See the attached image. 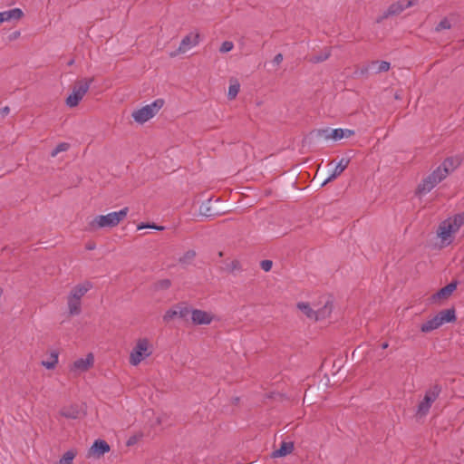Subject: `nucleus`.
Returning <instances> with one entry per match:
<instances>
[{
    "mask_svg": "<svg viewBox=\"0 0 464 464\" xmlns=\"http://www.w3.org/2000/svg\"><path fill=\"white\" fill-rule=\"evenodd\" d=\"M234 47V44L230 41H225L223 42V44H221L220 48H219V52L220 53H227V52H230Z\"/></svg>",
    "mask_w": 464,
    "mask_h": 464,
    "instance_id": "a19ab883",
    "label": "nucleus"
},
{
    "mask_svg": "<svg viewBox=\"0 0 464 464\" xmlns=\"http://www.w3.org/2000/svg\"><path fill=\"white\" fill-rule=\"evenodd\" d=\"M350 163V159H341L340 161L335 166L333 173L323 182L322 186H324L326 183L335 179L338 176H340L345 169L348 167Z\"/></svg>",
    "mask_w": 464,
    "mask_h": 464,
    "instance_id": "a211bd4d",
    "label": "nucleus"
},
{
    "mask_svg": "<svg viewBox=\"0 0 464 464\" xmlns=\"http://www.w3.org/2000/svg\"><path fill=\"white\" fill-rule=\"evenodd\" d=\"M437 185L436 180H433L430 175H428L425 179H422L421 183H420L416 188L415 194L417 196H421L429 193L431 189Z\"/></svg>",
    "mask_w": 464,
    "mask_h": 464,
    "instance_id": "dca6fc26",
    "label": "nucleus"
},
{
    "mask_svg": "<svg viewBox=\"0 0 464 464\" xmlns=\"http://www.w3.org/2000/svg\"><path fill=\"white\" fill-rule=\"evenodd\" d=\"M436 317L441 325L443 324L454 323L457 320L456 310L454 307L441 310L436 314Z\"/></svg>",
    "mask_w": 464,
    "mask_h": 464,
    "instance_id": "f3484780",
    "label": "nucleus"
},
{
    "mask_svg": "<svg viewBox=\"0 0 464 464\" xmlns=\"http://www.w3.org/2000/svg\"><path fill=\"white\" fill-rule=\"evenodd\" d=\"M440 326H441V324L439 322V319L435 315L433 318L428 320L426 323H424L420 325V331L422 333H430L435 329H438Z\"/></svg>",
    "mask_w": 464,
    "mask_h": 464,
    "instance_id": "cd10ccee",
    "label": "nucleus"
},
{
    "mask_svg": "<svg viewBox=\"0 0 464 464\" xmlns=\"http://www.w3.org/2000/svg\"><path fill=\"white\" fill-rule=\"evenodd\" d=\"M241 268L240 262L238 260H233L230 264L227 266V269L229 272H233L235 270H239Z\"/></svg>",
    "mask_w": 464,
    "mask_h": 464,
    "instance_id": "37998d69",
    "label": "nucleus"
},
{
    "mask_svg": "<svg viewBox=\"0 0 464 464\" xmlns=\"http://www.w3.org/2000/svg\"><path fill=\"white\" fill-rule=\"evenodd\" d=\"M60 413L66 419L75 420L80 417V409L78 405H71L69 407H63Z\"/></svg>",
    "mask_w": 464,
    "mask_h": 464,
    "instance_id": "b1692460",
    "label": "nucleus"
},
{
    "mask_svg": "<svg viewBox=\"0 0 464 464\" xmlns=\"http://www.w3.org/2000/svg\"><path fill=\"white\" fill-rule=\"evenodd\" d=\"M10 112V108L8 106H5L0 110V113L3 117L6 116Z\"/></svg>",
    "mask_w": 464,
    "mask_h": 464,
    "instance_id": "09e8293b",
    "label": "nucleus"
},
{
    "mask_svg": "<svg viewBox=\"0 0 464 464\" xmlns=\"http://www.w3.org/2000/svg\"><path fill=\"white\" fill-rule=\"evenodd\" d=\"M283 59V54L277 53L273 59V63H275L276 65H279L282 63Z\"/></svg>",
    "mask_w": 464,
    "mask_h": 464,
    "instance_id": "49530a36",
    "label": "nucleus"
},
{
    "mask_svg": "<svg viewBox=\"0 0 464 464\" xmlns=\"http://www.w3.org/2000/svg\"><path fill=\"white\" fill-rule=\"evenodd\" d=\"M391 68V63L386 61H372L367 64H363L360 68V73L362 75H367L369 73L377 74L380 72H388Z\"/></svg>",
    "mask_w": 464,
    "mask_h": 464,
    "instance_id": "0eeeda50",
    "label": "nucleus"
},
{
    "mask_svg": "<svg viewBox=\"0 0 464 464\" xmlns=\"http://www.w3.org/2000/svg\"><path fill=\"white\" fill-rule=\"evenodd\" d=\"M20 34H21L20 31H14V32H12V33L8 35V37H7V38H8V40H9L10 42H12V41H14V40L18 39V38L20 37Z\"/></svg>",
    "mask_w": 464,
    "mask_h": 464,
    "instance_id": "a18cd8bd",
    "label": "nucleus"
},
{
    "mask_svg": "<svg viewBox=\"0 0 464 464\" xmlns=\"http://www.w3.org/2000/svg\"><path fill=\"white\" fill-rule=\"evenodd\" d=\"M332 303L327 302L322 309L314 311L311 308L308 303L299 302L297 304V308L300 311H302L308 318L314 319L315 321L329 315L332 312Z\"/></svg>",
    "mask_w": 464,
    "mask_h": 464,
    "instance_id": "423d86ee",
    "label": "nucleus"
},
{
    "mask_svg": "<svg viewBox=\"0 0 464 464\" xmlns=\"http://www.w3.org/2000/svg\"><path fill=\"white\" fill-rule=\"evenodd\" d=\"M69 148H70V144L69 143H67V142H61L51 151V157L54 158L60 152L68 150Z\"/></svg>",
    "mask_w": 464,
    "mask_h": 464,
    "instance_id": "2f4dec72",
    "label": "nucleus"
},
{
    "mask_svg": "<svg viewBox=\"0 0 464 464\" xmlns=\"http://www.w3.org/2000/svg\"><path fill=\"white\" fill-rule=\"evenodd\" d=\"M273 266V262L271 260H268V259H265V260H262L260 262V267L266 271V272H268L271 270Z\"/></svg>",
    "mask_w": 464,
    "mask_h": 464,
    "instance_id": "79ce46f5",
    "label": "nucleus"
},
{
    "mask_svg": "<svg viewBox=\"0 0 464 464\" xmlns=\"http://www.w3.org/2000/svg\"><path fill=\"white\" fill-rule=\"evenodd\" d=\"M129 208L126 207L120 211L111 212L107 215L96 216L86 228L87 231L94 232L99 228L114 227L126 218Z\"/></svg>",
    "mask_w": 464,
    "mask_h": 464,
    "instance_id": "f257e3e1",
    "label": "nucleus"
},
{
    "mask_svg": "<svg viewBox=\"0 0 464 464\" xmlns=\"http://www.w3.org/2000/svg\"><path fill=\"white\" fill-rule=\"evenodd\" d=\"M198 40H199V34H196L194 35H192V34H189L186 35L181 40V43H180L179 48L176 51L170 53L169 56L175 57L176 55H178L179 53H184L191 46L198 44Z\"/></svg>",
    "mask_w": 464,
    "mask_h": 464,
    "instance_id": "1a4fd4ad",
    "label": "nucleus"
},
{
    "mask_svg": "<svg viewBox=\"0 0 464 464\" xmlns=\"http://www.w3.org/2000/svg\"><path fill=\"white\" fill-rule=\"evenodd\" d=\"M213 318L212 314L204 310L193 308L191 313V322L195 325L210 324Z\"/></svg>",
    "mask_w": 464,
    "mask_h": 464,
    "instance_id": "9d476101",
    "label": "nucleus"
},
{
    "mask_svg": "<svg viewBox=\"0 0 464 464\" xmlns=\"http://www.w3.org/2000/svg\"><path fill=\"white\" fill-rule=\"evenodd\" d=\"M164 105L163 99H157L152 103L148 106L150 107L153 111V114L155 115Z\"/></svg>",
    "mask_w": 464,
    "mask_h": 464,
    "instance_id": "58836bf2",
    "label": "nucleus"
},
{
    "mask_svg": "<svg viewBox=\"0 0 464 464\" xmlns=\"http://www.w3.org/2000/svg\"><path fill=\"white\" fill-rule=\"evenodd\" d=\"M219 256H223V253L222 252H219L218 253Z\"/></svg>",
    "mask_w": 464,
    "mask_h": 464,
    "instance_id": "6e6d98bb",
    "label": "nucleus"
},
{
    "mask_svg": "<svg viewBox=\"0 0 464 464\" xmlns=\"http://www.w3.org/2000/svg\"><path fill=\"white\" fill-rule=\"evenodd\" d=\"M461 161L462 159L459 156H451L446 158L441 163V166L445 170H448V173L450 174L461 164Z\"/></svg>",
    "mask_w": 464,
    "mask_h": 464,
    "instance_id": "412c9836",
    "label": "nucleus"
},
{
    "mask_svg": "<svg viewBox=\"0 0 464 464\" xmlns=\"http://www.w3.org/2000/svg\"><path fill=\"white\" fill-rule=\"evenodd\" d=\"M354 135V130L349 129H334L331 130L329 136L334 140H340L343 138H350Z\"/></svg>",
    "mask_w": 464,
    "mask_h": 464,
    "instance_id": "5701e85b",
    "label": "nucleus"
},
{
    "mask_svg": "<svg viewBox=\"0 0 464 464\" xmlns=\"http://www.w3.org/2000/svg\"><path fill=\"white\" fill-rule=\"evenodd\" d=\"M149 340L146 338L139 339L136 345L133 347L130 355V363L137 366L141 361L146 359L151 354L149 351Z\"/></svg>",
    "mask_w": 464,
    "mask_h": 464,
    "instance_id": "39448f33",
    "label": "nucleus"
},
{
    "mask_svg": "<svg viewBox=\"0 0 464 464\" xmlns=\"http://www.w3.org/2000/svg\"><path fill=\"white\" fill-rule=\"evenodd\" d=\"M178 309V317L183 320H188V316L191 314L193 308H191L187 303L180 302L176 304Z\"/></svg>",
    "mask_w": 464,
    "mask_h": 464,
    "instance_id": "bb28decb",
    "label": "nucleus"
},
{
    "mask_svg": "<svg viewBox=\"0 0 464 464\" xmlns=\"http://www.w3.org/2000/svg\"><path fill=\"white\" fill-rule=\"evenodd\" d=\"M110 449V445L104 440L98 439L93 442V444L90 448L88 457L93 456L99 459L105 453L109 452Z\"/></svg>",
    "mask_w": 464,
    "mask_h": 464,
    "instance_id": "f8f14e48",
    "label": "nucleus"
},
{
    "mask_svg": "<svg viewBox=\"0 0 464 464\" xmlns=\"http://www.w3.org/2000/svg\"><path fill=\"white\" fill-rule=\"evenodd\" d=\"M58 362V354H55L54 355V360H52L50 362H43V365L47 368V369H53L55 367V365L57 364Z\"/></svg>",
    "mask_w": 464,
    "mask_h": 464,
    "instance_id": "c03bdc74",
    "label": "nucleus"
},
{
    "mask_svg": "<svg viewBox=\"0 0 464 464\" xmlns=\"http://www.w3.org/2000/svg\"><path fill=\"white\" fill-rule=\"evenodd\" d=\"M175 317H178V309L176 308V304L166 311L165 314L163 315V321L165 323H169Z\"/></svg>",
    "mask_w": 464,
    "mask_h": 464,
    "instance_id": "473e14b6",
    "label": "nucleus"
},
{
    "mask_svg": "<svg viewBox=\"0 0 464 464\" xmlns=\"http://www.w3.org/2000/svg\"><path fill=\"white\" fill-rule=\"evenodd\" d=\"M459 282L457 280H452L450 283L446 285L438 290L435 294L430 296V301L432 303H436L440 300H447L453 294V292L457 289Z\"/></svg>",
    "mask_w": 464,
    "mask_h": 464,
    "instance_id": "6e6552de",
    "label": "nucleus"
},
{
    "mask_svg": "<svg viewBox=\"0 0 464 464\" xmlns=\"http://www.w3.org/2000/svg\"><path fill=\"white\" fill-rule=\"evenodd\" d=\"M24 16V13L20 8H14L0 13V24L4 22L11 20H19Z\"/></svg>",
    "mask_w": 464,
    "mask_h": 464,
    "instance_id": "6ab92c4d",
    "label": "nucleus"
},
{
    "mask_svg": "<svg viewBox=\"0 0 464 464\" xmlns=\"http://www.w3.org/2000/svg\"><path fill=\"white\" fill-rule=\"evenodd\" d=\"M93 81V77L77 80L72 86V93L66 98V105L70 108L76 107L90 89Z\"/></svg>",
    "mask_w": 464,
    "mask_h": 464,
    "instance_id": "f03ea898",
    "label": "nucleus"
},
{
    "mask_svg": "<svg viewBox=\"0 0 464 464\" xmlns=\"http://www.w3.org/2000/svg\"><path fill=\"white\" fill-rule=\"evenodd\" d=\"M388 346H389V343H388L387 342H384V343H382L381 344V347H382V349H386V348H388Z\"/></svg>",
    "mask_w": 464,
    "mask_h": 464,
    "instance_id": "603ef678",
    "label": "nucleus"
},
{
    "mask_svg": "<svg viewBox=\"0 0 464 464\" xmlns=\"http://www.w3.org/2000/svg\"><path fill=\"white\" fill-rule=\"evenodd\" d=\"M403 1L405 3V5H407L409 8L411 6L415 5L419 0H403Z\"/></svg>",
    "mask_w": 464,
    "mask_h": 464,
    "instance_id": "8fccbe9b",
    "label": "nucleus"
},
{
    "mask_svg": "<svg viewBox=\"0 0 464 464\" xmlns=\"http://www.w3.org/2000/svg\"><path fill=\"white\" fill-rule=\"evenodd\" d=\"M94 362V357L92 353H88L86 358H80L76 360L71 370L72 371H79V372H86L88 371Z\"/></svg>",
    "mask_w": 464,
    "mask_h": 464,
    "instance_id": "2eb2a0df",
    "label": "nucleus"
},
{
    "mask_svg": "<svg viewBox=\"0 0 464 464\" xmlns=\"http://www.w3.org/2000/svg\"><path fill=\"white\" fill-rule=\"evenodd\" d=\"M408 8L407 5H405V3L403 0H399L396 3L392 4L388 9L377 19V23H381L382 20L397 15L401 14L403 10Z\"/></svg>",
    "mask_w": 464,
    "mask_h": 464,
    "instance_id": "ddd939ff",
    "label": "nucleus"
},
{
    "mask_svg": "<svg viewBox=\"0 0 464 464\" xmlns=\"http://www.w3.org/2000/svg\"><path fill=\"white\" fill-rule=\"evenodd\" d=\"M330 133L331 130L329 129H319L311 132V134H314L317 138H324L325 140L331 139Z\"/></svg>",
    "mask_w": 464,
    "mask_h": 464,
    "instance_id": "c9c22d12",
    "label": "nucleus"
},
{
    "mask_svg": "<svg viewBox=\"0 0 464 464\" xmlns=\"http://www.w3.org/2000/svg\"><path fill=\"white\" fill-rule=\"evenodd\" d=\"M143 228H154V229H157V230H163L164 227L158 226L155 223H151L150 224V223H144V222H141L140 224H139L137 226V229L138 230H141Z\"/></svg>",
    "mask_w": 464,
    "mask_h": 464,
    "instance_id": "ea45409f",
    "label": "nucleus"
},
{
    "mask_svg": "<svg viewBox=\"0 0 464 464\" xmlns=\"http://www.w3.org/2000/svg\"><path fill=\"white\" fill-rule=\"evenodd\" d=\"M433 180H436L437 184L441 182L446 177L449 175L448 170H445L444 168L440 165L436 169H434L430 174Z\"/></svg>",
    "mask_w": 464,
    "mask_h": 464,
    "instance_id": "c85d7f7f",
    "label": "nucleus"
},
{
    "mask_svg": "<svg viewBox=\"0 0 464 464\" xmlns=\"http://www.w3.org/2000/svg\"><path fill=\"white\" fill-rule=\"evenodd\" d=\"M75 455L76 453L72 450L66 451L60 459V464H72Z\"/></svg>",
    "mask_w": 464,
    "mask_h": 464,
    "instance_id": "f704fd0d",
    "label": "nucleus"
},
{
    "mask_svg": "<svg viewBox=\"0 0 464 464\" xmlns=\"http://www.w3.org/2000/svg\"><path fill=\"white\" fill-rule=\"evenodd\" d=\"M457 230L453 227L450 220L445 219L443 220L438 227L437 235L442 242H447L448 244L451 243V235L456 233Z\"/></svg>",
    "mask_w": 464,
    "mask_h": 464,
    "instance_id": "9b49d317",
    "label": "nucleus"
},
{
    "mask_svg": "<svg viewBox=\"0 0 464 464\" xmlns=\"http://www.w3.org/2000/svg\"><path fill=\"white\" fill-rule=\"evenodd\" d=\"M131 115L134 121L140 124H143L144 122H146L147 121L155 116L153 114L152 109L148 105L134 111Z\"/></svg>",
    "mask_w": 464,
    "mask_h": 464,
    "instance_id": "4468645a",
    "label": "nucleus"
},
{
    "mask_svg": "<svg viewBox=\"0 0 464 464\" xmlns=\"http://www.w3.org/2000/svg\"><path fill=\"white\" fill-rule=\"evenodd\" d=\"M73 63H74V60H73V59H72V60H70V61L67 63V64H68V65H72V64H73Z\"/></svg>",
    "mask_w": 464,
    "mask_h": 464,
    "instance_id": "864d4df0",
    "label": "nucleus"
},
{
    "mask_svg": "<svg viewBox=\"0 0 464 464\" xmlns=\"http://www.w3.org/2000/svg\"><path fill=\"white\" fill-rule=\"evenodd\" d=\"M171 281L169 279H161L155 283L156 290H167L170 287Z\"/></svg>",
    "mask_w": 464,
    "mask_h": 464,
    "instance_id": "e433bc0d",
    "label": "nucleus"
},
{
    "mask_svg": "<svg viewBox=\"0 0 464 464\" xmlns=\"http://www.w3.org/2000/svg\"><path fill=\"white\" fill-rule=\"evenodd\" d=\"M451 24L447 17H444L435 27L436 32H440L442 30L450 29Z\"/></svg>",
    "mask_w": 464,
    "mask_h": 464,
    "instance_id": "4c0bfd02",
    "label": "nucleus"
},
{
    "mask_svg": "<svg viewBox=\"0 0 464 464\" xmlns=\"http://www.w3.org/2000/svg\"><path fill=\"white\" fill-rule=\"evenodd\" d=\"M92 287V284L90 282H85L84 284L77 285H75L70 295L72 296L75 299L81 300L82 297Z\"/></svg>",
    "mask_w": 464,
    "mask_h": 464,
    "instance_id": "4be33fe9",
    "label": "nucleus"
},
{
    "mask_svg": "<svg viewBox=\"0 0 464 464\" xmlns=\"http://www.w3.org/2000/svg\"><path fill=\"white\" fill-rule=\"evenodd\" d=\"M138 439L136 436H131L129 438L128 441H127V445L128 446H131V445H134L136 442H137Z\"/></svg>",
    "mask_w": 464,
    "mask_h": 464,
    "instance_id": "de8ad7c7",
    "label": "nucleus"
},
{
    "mask_svg": "<svg viewBox=\"0 0 464 464\" xmlns=\"http://www.w3.org/2000/svg\"><path fill=\"white\" fill-rule=\"evenodd\" d=\"M447 219L450 220L453 227L457 231H459L460 227L464 225V212L458 213L454 215L452 218H449Z\"/></svg>",
    "mask_w": 464,
    "mask_h": 464,
    "instance_id": "c756f323",
    "label": "nucleus"
},
{
    "mask_svg": "<svg viewBox=\"0 0 464 464\" xmlns=\"http://www.w3.org/2000/svg\"><path fill=\"white\" fill-rule=\"evenodd\" d=\"M85 247L87 250H93L95 248V243H88Z\"/></svg>",
    "mask_w": 464,
    "mask_h": 464,
    "instance_id": "3c124183",
    "label": "nucleus"
},
{
    "mask_svg": "<svg viewBox=\"0 0 464 464\" xmlns=\"http://www.w3.org/2000/svg\"><path fill=\"white\" fill-rule=\"evenodd\" d=\"M67 304H68L70 314L78 315L81 314V312H82L81 300L75 299L69 295Z\"/></svg>",
    "mask_w": 464,
    "mask_h": 464,
    "instance_id": "a878e982",
    "label": "nucleus"
},
{
    "mask_svg": "<svg viewBox=\"0 0 464 464\" xmlns=\"http://www.w3.org/2000/svg\"><path fill=\"white\" fill-rule=\"evenodd\" d=\"M240 89V84L236 81L234 84H230L227 92L228 100H233L237 97Z\"/></svg>",
    "mask_w": 464,
    "mask_h": 464,
    "instance_id": "72a5a7b5",
    "label": "nucleus"
},
{
    "mask_svg": "<svg viewBox=\"0 0 464 464\" xmlns=\"http://www.w3.org/2000/svg\"><path fill=\"white\" fill-rule=\"evenodd\" d=\"M225 212V208L223 207L219 198H209L199 206L200 215L206 218H214L218 216L223 215Z\"/></svg>",
    "mask_w": 464,
    "mask_h": 464,
    "instance_id": "20e7f679",
    "label": "nucleus"
},
{
    "mask_svg": "<svg viewBox=\"0 0 464 464\" xmlns=\"http://www.w3.org/2000/svg\"><path fill=\"white\" fill-rule=\"evenodd\" d=\"M331 56V50L324 48L319 53L313 54L308 58V61L312 63H319L326 61Z\"/></svg>",
    "mask_w": 464,
    "mask_h": 464,
    "instance_id": "393cba45",
    "label": "nucleus"
},
{
    "mask_svg": "<svg viewBox=\"0 0 464 464\" xmlns=\"http://www.w3.org/2000/svg\"><path fill=\"white\" fill-rule=\"evenodd\" d=\"M295 446L292 441H283L280 445V448L274 450L271 454L272 458H281L285 457L294 450Z\"/></svg>",
    "mask_w": 464,
    "mask_h": 464,
    "instance_id": "aec40b11",
    "label": "nucleus"
},
{
    "mask_svg": "<svg viewBox=\"0 0 464 464\" xmlns=\"http://www.w3.org/2000/svg\"><path fill=\"white\" fill-rule=\"evenodd\" d=\"M196 256L197 254L195 250H188L181 257H179V262L185 265L190 264Z\"/></svg>",
    "mask_w": 464,
    "mask_h": 464,
    "instance_id": "7c9ffc66",
    "label": "nucleus"
},
{
    "mask_svg": "<svg viewBox=\"0 0 464 464\" xmlns=\"http://www.w3.org/2000/svg\"><path fill=\"white\" fill-rule=\"evenodd\" d=\"M441 391L442 388L438 383L433 384L426 391L423 400L419 403L417 407V417L421 418L429 413L432 403L438 399Z\"/></svg>",
    "mask_w": 464,
    "mask_h": 464,
    "instance_id": "7ed1b4c3",
    "label": "nucleus"
},
{
    "mask_svg": "<svg viewBox=\"0 0 464 464\" xmlns=\"http://www.w3.org/2000/svg\"><path fill=\"white\" fill-rule=\"evenodd\" d=\"M55 354H57V353H54V352L51 353V357L53 358V360H54V355H55Z\"/></svg>",
    "mask_w": 464,
    "mask_h": 464,
    "instance_id": "5fc2aeb1",
    "label": "nucleus"
}]
</instances>
